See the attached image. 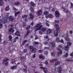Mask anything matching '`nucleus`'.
<instances>
[{
	"instance_id": "6",
	"label": "nucleus",
	"mask_w": 73,
	"mask_h": 73,
	"mask_svg": "<svg viewBox=\"0 0 73 73\" xmlns=\"http://www.w3.org/2000/svg\"><path fill=\"white\" fill-rule=\"evenodd\" d=\"M29 48L30 49H31V52H33V51L35 50H35H36V48H34V47L33 46H29Z\"/></svg>"
},
{
	"instance_id": "62",
	"label": "nucleus",
	"mask_w": 73,
	"mask_h": 73,
	"mask_svg": "<svg viewBox=\"0 0 73 73\" xmlns=\"http://www.w3.org/2000/svg\"><path fill=\"white\" fill-rule=\"evenodd\" d=\"M46 25L48 27H49V24L48 23H46Z\"/></svg>"
},
{
	"instance_id": "43",
	"label": "nucleus",
	"mask_w": 73,
	"mask_h": 73,
	"mask_svg": "<svg viewBox=\"0 0 73 73\" xmlns=\"http://www.w3.org/2000/svg\"><path fill=\"white\" fill-rule=\"evenodd\" d=\"M34 44L35 45H38L39 44V42H34Z\"/></svg>"
},
{
	"instance_id": "13",
	"label": "nucleus",
	"mask_w": 73,
	"mask_h": 73,
	"mask_svg": "<svg viewBox=\"0 0 73 73\" xmlns=\"http://www.w3.org/2000/svg\"><path fill=\"white\" fill-rule=\"evenodd\" d=\"M65 38L66 41H69V36H68V33L66 34V36Z\"/></svg>"
},
{
	"instance_id": "63",
	"label": "nucleus",
	"mask_w": 73,
	"mask_h": 73,
	"mask_svg": "<svg viewBox=\"0 0 73 73\" xmlns=\"http://www.w3.org/2000/svg\"><path fill=\"white\" fill-rule=\"evenodd\" d=\"M67 61H72L71 60H69V59L66 60Z\"/></svg>"
},
{
	"instance_id": "41",
	"label": "nucleus",
	"mask_w": 73,
	"mask_h": 73,
	"mask_svg": "<svg viewBox=\"0 0 73 73\" xmlns=\"http://www.w3.org/2000/svg\"><path fill=\"white\" fill-rule=\"evenodd\" d=\"M57 59H54L53 60H50V62H53V61H57Z\"/></svg>"
},
{
	"instance_id": "17",
	"label": "nucleus",
	"mask_w": 73,
	"mask_h": 73,
	"mask_svg": "<svg viewBox=\"0 0 73 73\" xmlns=\"http://www.w3.org/2000/svg\"><path fill=\"white\" fill-rule=\"evenodd\" d=\"M29 15L30 16V19H32V20H33L34 18V16H33V15L32 14V13H30L29 14Z\"/></svg>"
},
{
	"instance_id": "23",
	"label": "nucleus",
	"mask_w": 73,
	"mask_h": 73,
	"mask_svg": "<svg viewBox=\"0 0 73 73\" xmlns=\"http://www.w3.org/2000/svg\"><path fill=\"white\" fill-rule=\"evenodd\" d=\"M48 17L49 18H53V16L52 15V14H50L48 15Z\"/></svg>"
},
{
	"instance_id": "58",
	"label": "nucleus",
	"mask_w": 73,
	"mask_h": 73,
	"mask_svg": "<svg viewBox=\"0 0 73 73\" xmlns=\"http://www.w3.org/2000/svg\"><path fill=\"white\" fill-rule=\"evenodd\" d=\"M23 28H25V26H26V25L24 23H23Z\"/></svg>"
},
{
	"instance_id": "26",
	"label": "nucleus",
	"mask_w": 73,
	"mask_h": 73,
	"mask_svg": "<svg viewBox=\"0 0 73 73\" xmlns=\"http://www.w3.org/2000/svg\"><path fill=\"white\" fill-rule=\"evenodd\" d=\"M28 41V40H25L24 41H23L22 43V45H25V44Z\"/></svg>"
},
{
	"instance_id": "61",
	"label": "nucleus",
	"mask_w": 73,
	"mask_h": 73,
	"mask_svg": "<svg viewBox=\"0 0 73 73\" xmlns=\"http://www.w3.org/2000/svg\"><path fill=\"white\" fill-rule=\"evenodd\" d=\"M70 56H73V52H72L71 53Z\"/></svg>"
},
{
	"instance_id": "7",
	"label": "nucleus",
	"mask_w": 73,
	"mask_h": 73,
	"mask_svg": "<svg viewBox=\"0 0 73 73\" xmlns=\"http://www.w3.org/2000/svg\"><path fill=\"white\" fill-rule=\"evenodd\" d=\"M55 16L56 18L59 17H60V13L57 11H56L55 12Z\"/></svg>"
},
{
	"instance_id": "1",
	"label": "nucleus",
	"mask_w": 73,
	"mask_h": 73,
	"mask_svg": "<svg viewBox=\"0 0 73 73\" xmlns=\"http://www.w3.org/2000/svg\"><path fill=\"white\" fill-rule=\"evenodd\" d=\"M42 25H41L40 23H38L36 25L35 27V28L36 29L35 31H40L41 30V31L43 32H45L46 31V27H42Z\"/></svg>"
},
{
	"instance_id": "25",
	"label": "nucleus",
	"mask_w": 73,
	"mask_h": 73,
	"mask_svg": "<svg viewBox=\"0 0 73 73\" xmlns=\"http://www.w3.org/2000/svg\"><path fill=\"white\" fill-rule=\"evenodd\" d=\"M20 13V11H18V12H15V13L14 14V15L15 17H16L17 16V15L19 14Z\"/></svg>"
},
{
	"instance_id": "44",
	"label": "nucleus",
	"mask_w": 73,
	"mask_h": 73,
	"mask_svg": "<svg viewBox=\"0 0 73 73\" xmlns=\"http://www.w3.org/2000/svg\"><path fill=\"white\" fill-rule=\"evenodd\" d=\"M31 12L33 13V12H34V9L33 8L31 7Z\"/></svg>"
},
{
	"instance_id": "40",
	"label": "nucleus",
	"mask_w": 73,
	"mask_h": 73,
	"mask_svg": "<svg viewBox=\"0 0 73 73\" xmlns=\"http://www.w3.org/2000/svg\"><path fill=\"white\" fill-rule=\"evenodd\" d=\"M51 54L52 56H53V57H54L55 55H54V52H51Z\"/></svg>"
},
{
	"instance_id": "18",
	"label": "nucleus",
	"mask_w": 73,
	"mask_h": 73,
	"mask_svg": "<svg viewBox=\"0 0 73 73\" xmlns=\"http://www.w3.org/2000/svg\"><path fill=\"white\" fill-rule=\"evenodd\" d=\"M39 57L40 59H42V60H43L45 59V57L44 56H42V54H41L39 56Z\"/></svg>"
},
{
	"instance_id": "55",
	"label": "nucleus",
	"mask_w": 73,
	"mask_h": 73,
	"mask_svg": "<svg viewBox=\"0 0 73 73\" xmlns=\"http://www.w3.org/2000/svg\"><path fill=\"white\" fill-rule=\"evenodd\" d=\"M48 42H47L46 41H45L44 42V44L45 45H46V44H48Z\"/></svg>"
},
{
	"instance_id": "45",
	"label": "nucleus",
	"mask_w": 73,
	"mask_h": 73,
	"mask_svg": "<svg viewBox=\"0 0 73 73\" xmlns=\"http://www.w3.org/2000/svg\"><path fill=\"white\" fill-rule=\"evenodd\" d=\"M3 24H2L1 23H0V28L1 29L2 28H3Z\"/></svg>"
},
{
	"instance_id": "28",
	"label": "nucleus",
	"mask_w": 73,
	"mask_h": 73,
	"mask_svg": "<svg viewBox=\"0 0 73 73\" xmlns=\"http://www.w3.org/2000/svg\"><path fill=\"white\" fill-rule=\"evenodd\" d=\"M24 72L25 73H27L28 70H27V68H23V69Z\"/></svg>"
},
{
	"instance_id": "8",
	"label": "nucleus",
	"mask_w": 73,
	"mask_h": 73,
	"mask_svg": "<svg viewBox=\"0 0 73 73\" xmlns=\"http://www.w3.org/2000/svg\"><path fill=\"white\" fill-rule=\"evenodd\" d=\"M40 68L41 69L43 70L44 72L45 73H47L48 72V70H47V69L45 67H40Z\"/></svg>"
},
{
	"instance_id": "5",
	"label": "nucleus",
	"mask_w": 73,
	"mask_h": 73,
	"mask_svg": "<svg viewBox=\"0 0 73 73\" xmlns=\"http://www.w3.org/2000/svg\"><path fill=\"white\" fill-rule=\"evenodd\" d=\"M68 45L67 46H65L64 50L66 51H68V49H69V45L71 46L72 45V43L70 42H67Z\"/></svg>"
},
{
	"instance_id": "16",
	"label": "nucleus",
	"mask_w": 73,
	"mask_h": 73,
	"mask_svg": "<svg viewBox=\"0 0 73 73\" xmlns=\"http://www.w3.org/2000/svg\"><path fill=\"white\" fill-rule=\"evenodd\" d=\"M17 66L16 65H15L11 67L10 69H11V70H13V69H17Z\"/></svg>"
},
{
	"instance_id": "39",
	"label": "nucleus",
	"mask_w": 73,
	"mask_h": 73,
	"mask_svg": "<svg viewBox=\"0 0 73 73\" xmlns=\"http://www.w3.org/2000/svg\"><path fill=\"white\" fill-rule=\"evenodd\" d=\"M44 53L46 55H48V51H44Z\"/></svg>"
},
{
	"instance_id": "51",
	"label": "nucleus",
	"mask_w": 73,
	"mask_h": 73,
	"mask_svg": "<svg viewBox=\"0 0 73 73\" xmlns=\"http://www.w3.org/2000/svg\"><path fill=\"white\" fill-rule=\"evenodd\" d=\"M27 51V50L26 49H25L23 50L24 53H25Z\"/></svg>"
},
{
	"instance_id": "38",
	"label": "nucleus",
	"mask_w": 73,
	"mask_h": 73,
	"mask_svg": "<svg viewBox=\"0 0 73 73\" xmlns=\"http://www.w3.org/2000/svg\"><path fill=\"white\" fill-rule=\"evenodd\" d=\"M48 11H44V14L45 15H48Z\"/></svg>"
},
{
	"instance_id": "47",
	"label": "nucleus",
	"mask_w": 73,
	"mask_h": 73,
	"mask_svg": "<svg viewBox=\"0 0 73 73\" xmlns=\"http://www.w3.org/2000/svg\"><path fill=\"white\" fill-rule=\"evenodd\" d=\"M60 42H61V43H64V40L63 39H62L61 40H60Z\"/></svg>"
},
{
	"instance_id": "12",
	"label": "nucleus",
	"mask_w": 73,
	"mask_h": 73,
	"mask_svg": "<svg viewBox=\"0 0 73 73\" xmlns=\"http://www.w3.org/2000/svg\"><path fill=\"white\" fill-rule=\"evenodd\" d=\"M9 19L10 21L12 22V21L14 20V19H15V18L12 16H10L9 17Z\"/></svg>"
},
{
	"instance_id": "14",
	"label": "nucleus",
	"mask_w": 73,
	"mask_h": 73,
	"mask_svg": "<svg viewBox=\"0 0 73 73\" xmlns=\"http://www.w3.org/2000/svg\"><path fill=\"white\" fill-rule=\"evenodd\" d=\"M36 15H38V16L41 15H42V10H40L38 11L36 13Z\"/></svg>"
},
{
	"instance_id": "48",
	"label": "nucleus",
	"mask_w": 73,
	"mask_h": 73,
	"mask_svg": "<svg viewBox=\"0 0 73 73\" xmlns=\"http://www.w3.org/2000/svg\"><path fill=\"white\" fill-rule=\"evenodd\" d=\"M59 22V21H57V20H55V22L56 23H58Z\"/></svg>"
},
{
	"instance_id": "36",
	"label": "nucleus",
	"mask_w": 73,
	"mask_h": 73,
	"mask_svg": "<svg viewBox=\"0 0 73 73\" xmlns=\"http://www.w3.org/2000/svg\"><path fill=\"white\" fill-rule=\"evenodd\" d=\"M30 28H31V26H29L28 27H26V29L27 31H28L29 29H30Z\"/></svg>"
},
{
	"instance_id": "2",
	"label": "nucleus",
	"mask_w": 73,
	"mask_h": 73,
	"mask_svg": "<svg viewBox=\"0 0 73 73\" xmlns=\"http://www.w3.org/2000/svg\"><path fill=\"white\" fill-rule=\"evenodd\" d=\"M54 26L56 28V31H55L54 32V34L55 37H57L58 35V31L60 30V27L58 24H55Z\"/></svg>"
},
{
	"instance_id": "53",
	"label": "nucleus",
	"mask_w": 73,
	"mask_h": 73,
	"mask_svg": "<svg viewBox=\"0 0 73 73\" xmlns=\"http://www.w3.org/2000/svg\"><path fill=\"white\" fill-rule=\"evenodd\" d=\"M33 58H35L36 57V54H34L33 56Z\"/></svg>"
},
{
	"instance_id": "64",
	"label": "nucleus",
	"mask_w": 73,
	"mask_h": 73,
	"mask_svg": "<svg viewBox=\"0 0 73 73\" xmlns=\"http://www.w3.org/2000/svg\"><path fill=\"white\" fill-rule=\"evenodd\" d=\"M52 11H53V12H54L55 11V10H54V9H52Z\"/></svg>"
},
{
	"instance_id": "21",
	"label": "nucleus",
	"mask_w": 73,
	"mask_h": 73,
	"mask_svg": "<svg viewBox=\"0 0 73 73\" xmlns=\"http://www.w3.org/2000/svg\"><path fill=\"white\" fill-rule=\"evenodd\" d=\"M50 44H51L52 47H54V46H56V44L55 43V42H54V41L50 42Z\"/></svg>"
},
{
	"instance_id": "37",
	"label": "nucleus",
	"mask_w": 73,
	"mask_h": 73,
	"mask_svg": "<svg viewBox=\"0 0 73 73\" xmlns=\"http://www.w3.org/2000/svg\"><path fill=\"white\" fill-rule=\"evenodd\" d=\"M70 9H72V8H73V3H70Z\"/></svg>"
},
{
	"instance_id": "31",
	"label": "nucleus",
	"mask_w": 73,
	"mask_h": 73,
	"mask_svg": "<svg viewBox=\"0 0 73 73\" xmlns=\"http://www.w3.org/2000/svg\"><path fill=\"white\" fill-rule=\"evenodd\" d=\"M19 31H17L15 33V36H19Z\"/></svg>"
},
{
	"instance_id": "46",
	"label": "nucleus",
	"mask_w": 73,
	"mask_h": 73,
	"mask_svg": "<svg viewBox=\"0 0 73 73\" xmlns=\"http://www.w3.org/2000/svg\"><path fill=\"white\" fill-rule=\"evenodd\" d=\"M58 47H59V48H60L61 49H62V48H63V47H62V46L61 45H59Z\"/></svg>"
},
{
	"instance_id": "10",
	"label": "nucleus",
	"mask_w": 73,
	"mask_h": 73,
	"mask_svg": "<svg viewBox=\"0 0 73 73\" xmlns=\"http://www.w3.org/2000/svg\"><path fill=\"white\" fill-rule=\"evenodd\" d=\"M62 9L63 11L64 12H65V13H68L69 12L68 9H66L63 7H62Z\"/></svg>"
},
{
	"instance_id": "57",
	"label": "nucleus",
	"mask_w": 73,
	"mask_h": 73,
	"mask_svg": "<svg viewBox=\"0 0 73 73\" xmlns=\"http://www.w3.org/2000/svg\"><path fill=\"white\" fill-rule=\"evenodd\" d=\"M17 39H19V37L17 36L14 39V40H17Z\"/></svg>"
},
{
	"instance_id": "27",
	"label": "nucleus",
	"mask_w": 73,
	"mask_h": 73,
	"mask_svg": "<svg viewBox=\"0 0 73 73\" xmlns=\"http://www.w3.org/2000/svg\"><path fill=\"white\" fill-rule=\"evenodd\" d=\"M9 9H9V6H8L7 7H6L5 8V10L6 11H9Z\"/></svg>"
},
{
	"instance_id": "32",
	"label": "nucleus",
	"mask_w": 73,
	"mask_h": 73,
	"mask_svg": "<svg viewBox=\"0 0 73 73\" xmlns=\"http://www.w3.org/2000/svg\"><path fill=\"white\" fill-rule=\"evenodd\" d=\"M43 52V50H38V52L40 53H42Z\"/></svg>"
},
{
	"instance_id": "11",
	"label": "nucleus",
	"mask_w": 73,
	"mask_h": 73,
	"mask_svg": "<svg viewBox=\"0 0 73 73\" xmlns=\"http://www.w3.org/2000/svg\"><path fill=\"white\" fill-rule=\"evenodd\" d=\"M29 33H30V31L29 30H28L26 32V35L24 36V38H28V36L29 34Z\"/></svg>"
},
{
	"instance_id": "29",
	"label": "nucleus",
	"mask_w": 73,
	"mask_h": 73,
	"mask_svg": "<svg viewBox=\"0 0 73 73\" xmlns=\"http://www.w3.org/2000/svg\"><path fill=\"white\" fill-rule=\"evenodd\" d=\"M60 64V61H56L55 62V66H57V65H58Z\"/></svg>"
},
{
	"instance_id": "20",
	"label": "nucleus",
	"mask_w": 73,
	"mask_h": 73,
	"mask_svg": "<svg viewBox=\"0 0 73 73\" xmlns=\"http://www.w3.org/2000/svg\"><path fill=\"white\" fill-rule=\"evenodd\" d=\"M8 31L9 32L14 33V32H15V30H13V29H12V28H10L8 30Z\"/></svg>"
},
{
	"instance_id": "34",
	"label": "nucleus",
	"mask_w": 73,
	"mask_h": 73,
	"mask_svg": "<svg viewBox=\"0 0 73 73\" xmlns=\"http://www.w3.org/2000/svg\"><path fill=\"white\" fill-rule=\"evenodd\" d=\"M31 4L32 5V6H33V7L35 6V4L34 3V2L32 1H31Z\"/></svg>"
},
{
	"instance_id": "24",
	"label": "nucleus",
	"mask_w": 73,
	"mask_h": 73,
	"mask_svg": "<svg viewBox=\"0 0 73 73\" xmlns=\"http://www.w3.org/2000/svg\"><path fill=\"white\" fill-rule=\"evenodd\" d=\"M8 38L9 40V41H12V38H13V37L11 35H9L8 36Z\"/></svg>"
},
{
	"instance_id": "3",
	"label": "nucleus",
	"mask_w": 73,
	"mask_h": 73,
	"mask_svg": "<svg viewBox=\"0 0 73 73\" xmlns=\"http://www.w3.org/2000/svg\"><path fill=\"white\" fill-rule=\"evenodd\" d=\"M8 18L7 17H3L1 19H0V23H3L4 24L7 23V19Z\"/></svg>"
},
{
	"instance_id": "35",
	"label": "nucleus",
	"mask_w": 73,
	"mask_h": 73,
	"mask_svg": "<svg viewBox=\"0 0 73 73\" xmlns=\"http://www.w3.org/2000/svg\"><path fill=\"white\" fill-rule=\"evenodd\" d=\"M22 18H27V17H28V15H23L22 16Z\"/></svg>"
},
{
	"instance_id": "59",
	"label": "nucleus",
	"mask_w": 73,
	"mask_h": 73,
	"mask_svg": "<svg viewBox=\"0 0 73 73\" xmlns=\"http://www.w3.org/2000/svg\"><path fill=\"white\" fill-rule=\"evenodd\" d=\"M44 49H49V47H44Z\"/></svg>"
},
{
	"instance_id": "9",
	"label": "nucleus",
	"mask_w": 73,
	"mask_h": 73,
	"mask_svg": "<svg viewBox=\"0 0 73 73\" xmlns=\"http://www.w3.org/2000/svg\"><path fill=\"white\" fill-rule=\"evenodd\" d=\"M56 49L59 51V53L58 52H57V53H58V56H59V54H61L62 53V51L60 50V48H56Z\"/></svg>"
},
{
	"instance_id": "54",
	"label": "nucleus",
	"mask_w": 73,
	"mask_h": 73,
	"mask_svg": "<svg viewBox=\"0 0 73 73\" xmlns=\"http://www.w3.org/2000/svg\"><path fill=\"white\" fill-rule=\"evenodd\" d=\"M44 64H45L46 65H47V64H48V61H46L45 62H44Z\"/></svg>"
},
{
	"instance_id": "52",
	"label": "nucleus",
	"mask_w": 73,
	"mask_h": 73,
	"mask_svg": "<svg viewBox=\"0 0 73 73\" xmlns=\"http://www.w3.org/2000/svg\"><path fill=\"white\" fill-rule=\"evenodd\" d=\"M39 35H42V32L41 31H39Z\"/></svg>"
},
{
	"instance_id": "49",
	"label": "nucleus",
	"mask_w": 73,
	"mask_h": 73,
	"mask_svg": "<svg viewBox=\"0 0 73 73\" xmlns=\"http://www.w3.org/2000/svg\"><path fill=\"white\" fill-rule=\"evenodd\" d=\"M20 58H21V59H23V58H24V57H22L21 56H22V54H20Z\"/></svg>"
},
{
	"instance_id": "4",
	"label": "nucleus",
	"mask_w": 73,
	"mask_h": 73,
	"mask_svg": "<svg viewBox=\"0 0 73 73\" xmlns=\"http://www.w3.org/2000/svg\"><path fill=\"white\" fill-rule=\"evenodd\" d=\"M9 60L8 58H6L5 59H3L2 64L3 65H5V66H8V62L7 61H8Z\"/></svg>"
},
{
	"instance_id": "15",
	"label": "nucleus",
	"mask_w": 73,
	"mask_h": 73,
	"mask_svg": "<svg viewBox=\"0 0 73 73\" xmlns=\"http://www.w3.org/2000/svg\"><path fill=\"white\" fill-rule=\"evenodd\" d=\"M62 68L61 67H58V68L57 71H58V73H61V71H62Z\"/></svg>"
},
{
	"instance_id": "50",
	"label": "nucleus",
	"mask_w": 73,
	"mask_h": 73,
	"mask_svg": "<svg viewBox=\"0 0 73 73\" xmlns=\"http://www.w3.org/2000/svg\"><path fill=\"white\" fill-rule=\"evenodd\" d=\"M8 42H7L6 41H5V40H4L3 42V43L4 44H7V43Z\"/></svg>"
},
{
	"instance_id": "56",
	"label": "nucleus",
	"mask_w": 73,
	"mask_h": 73,
	"mask_svg": "<svg viewBox=\"0 0 73 73\" xmlns=\"http://www.w3.org/2000/svg\"><path fill=\"white\" fill-rule=\"evenodd\" d=\"M38 38V37L37 36H36L35 39L37 40Z\"/></svg>"
},
{
	"instance_id": "42",
	"label": "nucleus",
	"mask_w": 73,
	"mask_h": 73,
	"mask_svg": "<svg viewBox=\"0 0 73 73\" xmlns=\"http://www.w3.org/2000/svg\"><path fill=\"white\" fill-rule=\"evenodd\" d=\"M68 55H69V54H68V53H66L64 55V56L65 57H68Z\"/></svg>"
},
{
	"instance_id": "30",
	"label": "nucleus",
	"mask_w": 73,
	"mask_h": 73,
	"mask_svg": "<svg viewBox=\"0 0 73 73\" xmlns=\"http://www.w3.org/2000/svg\"><path fill=\"white\" fill-rule=\"evenodd\" d=\"M20 4V2L19 1H17L14 3V5H19Z\"/></svg>"
},
{
	"instance_id": "19",
	"label": "nucleus",
	"mask_w": 73,
	"mask_h": 73,
	"mask_svg": "<svg viewBox=\"0 0 73 73\" xmlns=\"http://www.w3.org/2000/svg\"><path fill=\"white\" fill-rule=\"evenodd\" d=\"M4 5V2L3 0H0V6H3Z\"/></svg>"
},
{
	"instance_id": "33",
	"label": "nucleus",
	"mask_w": 73,
	"mask_h": 73,
	"mask_svg": "<svg viewBox=\"0 0 73 73\" xmlns=\"http://www.w3.org/2000/svg\"><path fill=\"white\" fill-rule=\"evenodd\" d=\"M56 41L57 42H60V38L57 37V38L56 39Z\"/></svg>"
},
{
	"instance_id": "22",
	"label": "nucleus",
	"mask_w": 73,
	"mask_h": 73,
	"mask_svg": "<svg viewBox=\"0 0 73 73\" xmlns=\"http://www.w3.org/2000/svg\"><path fill=\"white\" fill-rule=\"evenodd\" d=\"M47 34L49 35L50 33H52V30L51 29H48L46 31Z\"/></svg>"
},
{
	"instance_id": "60",
	"label": "nucleus",
	"mask_w": 73,
	"mask_h": 73,
	"mask_svg": "<svg viewBox=\"0 0 73 73\" xmlns=\"http://www.w3.org/2000/svg\"><path fill=\"white\" fill-rule=\"evenodd\" d=\"M70 34H72L73 33V31H70Z\"/></svg>"
}]
</instances>
